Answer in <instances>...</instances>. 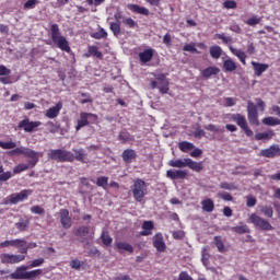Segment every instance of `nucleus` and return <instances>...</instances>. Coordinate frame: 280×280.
<instances>
[{
    "instance_id": "obj_12",
    "label": "nucleus",
    "mask_w": 280,
    "mask_h": 280,
    "mask_svg": "<svg viewBox=\"0 0 280 280\" xmlns=\"http://www.w3.org/2000/svg\"><path fill=\"white\" fill-rule=\"evenodd\" d=\"M0 261L1 264H10V265L21 264V261H25V255L1 254Z\"/></svg>"
},
{
    "instance_id": "obj_26",
    "label": "nucleus",
    "mask_w": 280,
    "mask_h": 280,
    "mask_svg": "<svg viewBox=\"0 0 280 280\" xmlns=\"http://www.w3.org/2000/svg\"><path fill=\"white\" fill-rule=\"evenodd\" d=\"M220 73V68L210 66L201 71L202 78L209 80L212 75H218Z\"/></svg>"
},
{
    "instance_id": "obj_33",
    "label": "nucleus",
    "mask_w": 280,
    "mask_h": 280,
    "mask_svg": "<svg viewBox=\"0 0 280 280\" xmlns=\"http://www.w3.org/2000/svg\"><path fill=\"white\" fill-rule=\"evenodd\" d=\"M230 51L238 58L242 65H246V52H244L243 50H237L233 48V46H230Z\"/></svg>"
},
{
    "instance_id": "obj_29",
    "label": "nucleus",
    "mask_w": 280,
    "mask_h": 280,
    "mask_svg": "<svg viewBox=\"0 0 280 280\" xmlns=\"http://www.w3.org/2000/svg\"><path fill=\"white\" fill-rule=\"evenodd\" d=\"M202 211H206L207 213L213 212V209H215V203L213 202V199H205L201 201Z\"/></svg>"
},
{
    "instance_id": "obj_63",
    "label": "nucleus",
    "mask_w": 280,
    "mask_h": 280,
    "mask_svg": "<svg viewBox=\"0 0 280 280\" xmlns=\"http://www.w3.org/2000/svg\"><path fill=\"white\" fill-rule=\"evenodd\" d=\"M255 205H257V198H255L253 196H247L246 197V206L247 207H255Z\"/></svg>"
},
{
    "instance_id": "obj_17",
    "label": "nucleus",
    "mask_w": 280,
    "mask_h": 280,
    "mask_svg": "<svg viewBox=\"0 0 280 280\" xmlns=\"http://www.w3.org/2000/svg\"><path fill=\"white\" fill-rule=\"evenodd\" d=\"M167 178H171V180H185L187 178V171L182 170H168L166 172Z\"/></svg>"
},
{
    "instance_id": "obj_11",
    "label": "nucleus",
    "mask_w": 280,
    "mask_h": 280,
    "mask_svg": "<svg viewBox=\"0 0 280 280\" xmlns=\"http://www.w3.org/2000/svg\"><path fill=\"white\" fill-rule=\"evenodd\" d=\"M74 235L80 237L81 242H90L95 237V232L91 233V226L83 225L74 231Z\"/></svg>"
},
{
    "instance_id": "obj_42",
    "label": "nucleus",
    "mask_w": 280,
    "mask_h": 280,
    "mask_svg": "<svg viewBox=\"0 0 280 280\" xmlns=\"http://www.w3.org/2000/svg\"><path fill=\"white\" fill-rule=\"evenodd\" d=\"M262 124L265 126H280V119L269 116L262 119Z\"/></svg>"
},
{
    "instance_id": "obj_25",
    "label": "nucleus",
    "mask_w": 280,
    "mask_h": 280,
    "mask_svg": "<svg viewBox=\"0 0 280 280\" xmlns=\"http://www.w3.org/2000/svg\"><path fill=\"white\" fill-rule=\"evenodd\" d=\"M158 80H159L158 89L160 93H162V95L167 94L170 92V82L165 80V75L159 77Z\"/></svg>"
},
{
    "instance_id": "obj_4",
    "label": "nucleus",
    "mask_w": 280,
    "mask_h": 280,
    "mask_svg": "<svg viewBox=\"0 0 280 280\" xmlns=\"http://www.w3.org/2000/svg\"><path fill=\"white\" fill-rule=\"evenodd\" d=\"M131 191L136 202H143V198L148 196V184L145 180L138 178L133 182Z\"/></svg>"
},
{
    "instance_id": "obj_24",
    "label": "nucleus",
    "mask_w": 280,
    "mask_h": 280,
    "mask_svg": "<svg viewBox=\"0 0 280 280\" xmlns=\"http://www.w3.org/2000/svg\"><path fill=\"white\" fill-rule=\"evenodd\" d=\"M252 66L254 67V73L258 78L261 77L265 71H268V65L267 63H259L257 61H252Z\"/></svg>"
},
{
    "instance_id": "obj_52",
    "label": "nucleus",
    "mask_w": 280,
    "mask_h": 280,
    "mask_svg": "<svg viewBox=\"0 0 280 280\" xmlns=\"http://www.w3.org/2000/svg\"><path fill=\"white\" fill-rule=\"evenodd\" d=\"M0 148H2V150H14V148H16V142H13V141H9V142L0 141Z\"/></svg>"
},
{
    "instance_id": "obj_28",
    "label": "nucleus",
    "mask_w": 280,
    "mask_h": 280,
    "mask_svg": "<svg viewBox=\"0 0 280 280\" xmlns=\"http://www.w3.org/2000/svg\"><path fill=\"white\" fill-rule=\"evenodd\" d=\"M223 71H225V73L237 71V63H235L231 58L225 59L223 61Z\"/></svg>"
},
{
    "instance_id": "obj_45",
    "label": "nucleus",
    "mask_w": 280,
    "mask_h": 280,
    "mask_svg": "<svg viewBox=\"0 0 280 280\" xmlns=\"http://www.w3.org/2000/svg\"><path fill=\"white\" fill-rule=\"evenodd\" d=\"M30 228V221L28 220H20L18 223H15V229H18V231H27V229Z\"/></svg>"
},
{
    "instance_id": "obj_1",
    "label": "nucleus",
    "mask_w": 280,
    "mask_h": 280,
    "mask_svg": "<svg viewBox=\"0 0 280 280\" xmlns=\"http://www.w3.org/2000/svg\"><path fill=\"white\" fill-rule=\"evenodd\" d=\"M74 152V154H73ZM48 159L57 163H86V150L83 148L72 149V152L67 149H52L48 152Z\"/></svg>"
},
{
    "instance_id": "obj_7",
    "label": "nucleus",
    "mask_w": 280,
    "mask_h": 280,
    "mask_svg": "<svg viewBox=\"0 0 280 280\" xmlns=\"http://www.w3.org/2000/svg\"><path fill=\"white\" fill-rule=\"evenodd\" d=\"M249 222L260 231H275V226H272V224H270L268 220L257 215L256 213H252L249 215Z\"/></svg>"
},
{
    "instance_id": "obj_9",
    "label": "nucleus",
    "mask_w": 280,
    "mask_h": 280,
    "mask_svg": "<svg viewBox=\"0 0 280 280\" xmlns=\"http://www.w3.org/2000/svg\"><path fill=\"white\" fill-rule=\"evenodd\" d=\"M247 119L252 126H259V113L253 101L247 102Z\"/></svg>"
},
{
    "instance_id": "obj_2",
    "label": "nucleus",
    "mask_w": 280,
    "mask_h": 280,
    "mask_svg": "<svg viewBox=\"0 0 280 280\" xmlns=\"http://www.w3.org/2000/svg\"><path fill=\"white\" fill-rule=\"evenodd\" d=\"M50 34L51 40L58 47V49L66 51V54H71V46H69V40H67V37L60 34V27L58 24L50 25Z\"/></svg>"
},
{
    "instance_id": "obj_8",
    "label": "nucleus",
    "mask_w": 280,
    "mask_h": 280,
    "mask_svg": "<svg viewBox=\"0 0 280 280\" xmlns=\"http://www.w3.org/2000/svg\"><path fill=\"white\" fill-rule=\"evenodd\" d=\"M231 120L240 126L241 130L245 132L246 137H253L254 132L252 131L250 127H248L246 116L242 114H232Z\"/></svg>"
},
{
    "instance_id": "obj_47",
    "label": "nucleus",
    "mask_w": 280,
    "mask_h": 280,
    "mask_svg": "<svg viewBox=\"0 0 280 280\" xmlns=\"http://www.w3.org/2000/svg\"><path fill=\"white\" fill-rule=\"evenodd\" d=\"M43 275V269H34L32 271H27L26 279L36 280V277H40Z\"/></svg>"
},
{
    "instance_id": "obj_38",
    "label": "nucleus",
    "mask_w": 280,
    "mask_h": 280,
    "mask_svg": "<svg viewBox=\"0 0 280 280\" xmlns=\"http://www.w3.org/2000/svg\"><path fill=\"white\" fill-rule=\"evenodd\" d=\"M32 167H34V166H32V164H30V162H28V164L21 163L13 168V174H21V172H27V170H30Z\"/></svg>"
},
{
    "instance_id": "obj_23",
    "label": "nucleus",
    "mask_w": 280,
    "mask_h": 280,
    "mask_svg": "<svg viewBox=\"0 0 280 280\" xmlns=\"http://www.w3.org/2000/svg\"><path fill=\"white\" fill-rule=\"evenodd\" d=\"M139 58H140V62H142L143 65L150 62V60L154 58V49L149 48L142 52H139Z\"/></svg>"
},
{
    "instance_id": "obj_35",
    "label": "nucleus",
    "mask_w": 280,
    "mask_h": 280,
    "mask_svg": "<svg viewBox=\"0 0 280 280\" xmlns=\"http://www.w3.org/2000/svg\"><path fill=\"white\" fill-rule=\"evenodd\" d=\"M213 242L219 253H226V247L224 246V241H222V236H214Z\"/></svg>"
},
{
    "instance_id": "obj_64",
    "label": "nucleus",
    "mask_w": 280,
    "mask_h": 280,
    "mask_svg": "<svg viewBox=\"0 0 280 280\" xmlns=\"http://www.w3.org/2000/svg\"><path fill=\"white\" fill-rule=\"evenodd\" d=\"M177 280H194V278H191V276H189V272L187 271H182L178 276Z\"/></svg>"
},
{
    "instance_id": "obj_5",
    "label": "nucleus",
    "mask_w": 280,
    "mask_h": 280,
    "mask_svg": "<svg viewBox=\"0 0 280 280\" xmlns=\"http://www.w3.org/2000/svg\"><path fill=\"white\" fill-rule=\"evenodd\" d=\"M97 119L98 117L96 114L81 112L80 119L77 121V126H75L77 132L82 130V128H85V126H89V124H95Z\"/></svg>"
},
{
    "instance_id": "obj_10",
    "label": "nucleus",
    "mask_w": 280,
    "mask_h": 280,
    "mask_svg": "<svg viewBox=\"0 0 280 280\" xmlns=\"http://www.w3.org/2000/svg\"><path fill=\"white\" fill-rule=\"evenodd\" d=\"M39 126H43L42 121H31L30 118H24L19 122L18 128L24 130V132H36V128Z\"/></svg>"
},
{
    "instance_id": "obj_34",
    "label": "nucleus",
    "mask_w": 280,
    "mask_h": 280,
    "mask_svg": "<svg viewBox=\"0 0 280 280\" xmlns=\"http://www.w3.org/2000/svg\"><path fill=\"white\" fill-rule=\"evenodd\" d=\"M210 56L214 60L220 59V57L222 56V47H220L218 45L211 46L210 47Z\"/></svg>"
},
{
    "instance_id": "obj_41",
    "label": "nucleus",
    "mask_w": 280,
    "mask_h": 280,
    "mask_svg": "<svg viewBox=\"0 0 280 280\" xmlns=\"http://www.w3.org/2000/svg\"><path fill=\"white\" fill-rule=\"evenodd\" d=\"M109 30L113 32L114 36L121 34V24L120 22H110Z\"/></svg>"
},
{
    "instance_id": "obj_50",
    "label": "nucleus",
    "mask_w": 280,
    "mask_h": 280,
    "mask_svg": "<svg viewBox=\"0 0 280 280\" xmlns=\"http://www.w3.org/2000/svg\"><path fill=\"white\" fill-rule=\"evenodd\" d=\"M246 25H249L250 27H255V25H259L261 23V18L258 16H252L247 21H245Z\"/></svg>"
},
{
    "instance_id": "obj_61",
    "label": "nucleus",
    "mask_w": 280,
    "mask_h": 280,
    "mask_svg": "<svg viewBox=\"0 0 280 280\" xmlns=\"http://www.w3.org/2000/svg\"><path fill=\"white\" fill-rule=\"evenodd\" d=\"M31 211L33 213H35L36 215H43V213H45V208L40 207V206H33L31 208Z\"/></svg>"
},
{
    "instance_id": "obj_49",
    "label": "nucleus",
    "mask_w": 280,
    "mask_h": 280,
    "mask_svg": "<svg viewBox=\"0 0 280 280\" xmlns=\"http://www.w3.org/2000/svg\"><path fill=\"white\" fill-rule=\"evenodd\" d=\"M261 213H264V215L266 218H272L275 215V210H272V207L270 206H264L261 209H260Z\"/></svg>"
},
{
    "instance_id": "obj_19",
    "label": "nucleus",
    "mask_w": 280,
    "mask_h": 280,
    "mask_svg": "<svg viewBox=\"0 0 280 280\" xmlns=\"http://www.w3.org/2000/svg\"><path fill=\"white\" fill-rule=\"evenodd\" d=\"M60 222L63 229H71V217H69V210L61 209L59 212Z\"/></svg>"
},
{
    "instance_id": "obj_40",
    "label": "nucleus",
    "mask_w": 280,
    "mask_h": 280,
    "mask_svg": "<svg viewBox=\"0 0 280 280\" xmlns=\"http://www.w3.org/2000/svg\"><path fill=\"white\" fill-rule=\"evenodd\" d=\"M92 38H95V40H102V38H108V33L104 28H100L98 32L91 34Z\"/></svg>"
},
{
    "instance_id": "obj_55",
    "label": "nucleus",
    "mask_w": 280,
    "mask_h": 280,
    "mask_svg": "<svg viewBox=\"0 0 280 280\" xmlns=\"http://www.w3.org/2000/svg\"><path fill=\"white\" fill-rule=\"evenodd\" d=\"M215 37L219 38V40H222V43H224V45H229V43H233V38L226 36L224 33L217 34Z\"/></svg>"
},
{
    "instance_id": "obj_31",
    "label": "nucleus",
    "mask_w": 280,
    "mask_h": 280,
    "mask_svg": "<svg viewBox=\"0 0 280 280\" xmlns=\"http://www.w3.org/2000/svg\"><path fill=\"white\" fill-rule=\"evenodd\" d=\"M116 248L118 250H126L127 253H130V254L135 253V247H132L130 243H126V242H117Z\"/></svg>"
},
{
    "instance_id": "obj_59",
    "label": "nucleus",
    "mask_w": 280,
    "mask_h": 280,
    "mask_svg": "<svg viewBox=\"0 0 280 280\" xmlns=\"http://www.w3.org/2000/svg\"><path fill=\"white\" fill-rule=\"evenodd\" d=\"M223 5L226 8V10H235V8H237V2L233 0H225Z\"/></svg>"
},
{
    "instance_id": "obj_53",
    "label": "nucleus",
    "mask_w": 280,
    "mask_h": 280,
    "mask_svg": "<svg viewBox=\"0 0 280 280\" xmlns=\"http://www.w3.org/2000/svg\"><path fill=\"white\" fill-rule=\"evenodd\" d=\"M183 51H189L190 54H200L196 48V44H186L183 48Z\"/></svg>"
},
{
    "instance_id": "obj_56",
    "label": "nucleus",
    "mask_w": 280,
    "mask_h": 280,
    "mask_svg": "<svg viewBox=\"0 0 280 280\" xmlns=\"http://www.w3.org/2000/svg\"><path fill=\"white\" fill-rule=\"evenodd\" d=\"M81 97H85V98H82L80 101V104H93V98L91 97V94H89V93H81Z\"/></svg>"
},
{
    "instance_id": "obj_16",
    "label": "nucleus",
    "mask_w": 280,
    "mask_h": 280,
    "mask_svg": "<svg viewBox=\"0 0 280 280\" xmlns=\"http://www.w3.org/2000/svg\"><path fill=\"white\" fill-rule=\"evenodd\" d=\"M27 270H30L28 266H21L15 269L13 273H11L9 277L10 279H16V280H23L27 279Z\"/></svg>"
},
{
    "instance_id": "obj_60",
    "label": "nucleus",
    "mask_w": 280,
    "mask_h": 280,
    "mask_svg": "<svg viewBox=\"0 0 280 280\" xmlns=\"http://www.w3.org/2000/svg\"><path fill=\"white\" fill-rule=\"evenodd\" d=\"M205 129L209 130V132H224V130H222L220 127H218V126H215L213 124L205 126Z\"/></svg>"
},
{
    "instance_id": "obj_46",
    "label": "nucleus",
    "mask_w": 280,
    "mask_h": 280,
    "mask_svg": "<svg viewBox=\"0 0 280 280\" xmlns=\"http://www.w3.org/2000/svg\"><path fill=\"white\" fill-rule=\"evenodd\" d=\"M97 187H102L103 189H108V177L100 176L96 179Z\"/></svg>"
},
{
    "instance_id": "obj_27",
    "label": "nucleus",
    "mask_w": 280,
    "mask_h": 280,
    "mask_svg": "<svg viewBox=\"0 0 280 280\" xmlns=\"http://www.w3.org/2000/svg\"><path fill=\"white\" fill-rule=\"evenodd\" d=\"M143 231L140 232V235L143 237H148V235H152V231L154 230V222L152 221H144L142 223Z\"/></svg>"
},
{
    "instance_id": "obj_51",
    "label": "nucleus",
    "mask_w": 280,
    "mask_h": 280,
    "mask_svg": "<svg viewBox=\"0 0 280 280\" xmlns=\"http://www.w3.org/2000/svg\"><path fill=\"white\" fill-rule=\"evenodd\" d=\"M118 141H121V143H128V141H130V132L120 131L118 135Z\"/></svg>"
},
{
    "instance_id": "obj_44",
    "label": "nucleus",
    "mask_w": 280,
    "mask_h": 280,
    "mask_svg": "<svg viewBox=\"0 0 280 280\" xmlns=\"http://www.w3.org/2000/svg\"><path fill=\"white\" fill-rule=\"evenodd\" d=\"M209 246H206L202 248V252H201V261L203 264V266H209Z\"/></svg>"
},
{
    "instance_id": "obj_18",
    "label": "nucleus",
    "mask_w": 280,
    "mask_h": 280,
    "mask_svg": "<svg viewBox=\"0 0 280 280\" xmlns=\"http://www.w3.org/2000/svg\"><path fill=\"white\" fill-rule=\"evenodd\" d=\"M61 108H62V102H58L55 106L48 108L45 112V117H47L48 119H56V117L60 115Z\"/></svg>"
},
{
    "instance_id": "obj_32",
    "label": "nucleus",
    "mask_w": 280,
    "mask_h": 280,
    "mask_svg": "<svg viewBox=\"0 0 280 280\" xmlns=\"http://www.w3.org/2000/svg\"><path fill=\"white\" fill-rule=\"evenodd\" d=\"M170 167H178V168H183V167H187V158H185L184 160L182 159H177V160H171L168 162Z\"/></svg>"
},
{
    "instance_id": "obj_6",
    "label": "nucleus",
    "mask_w": 280,
    "mask_h": 280,
    "mask_svg": "<svg viewBox=\"0 0 280 280\" xmlns=\"http://www.w3.org/2000/svg\"><path fill=\"white\" fill-rule=\"evenodd\" d=\"M13 154H23V156H26V159H32L30 161V165L32 167H36V164L38 163V152L30 149V148H25V147H20V148H15L12 151Z\"/></svg>"
},
{
    "instance_id": "obj_37",
    "label": "nucleus",
    "mask_w": 280,
    "mask_h": 280,
    "mask_svg": "<svg viewBox=\"0 0 280 280\" xmlns=\"http://www.w3.org/2000/svg\"><path fill=\"white\" fill-rule=\"evenodd\" d=\"M232 231H234V233H237L238 235H244V233H250V229H248V225L244 223L232 228Z\"/></svg>"
},
{
    "instance_id": "obj_3",
    "label": "nucleus",
    "mask_w": 280,
    "mask_h": 280,
    "mask_svg": "<svg viewBox=\"0 0 280 280\" xmlns=\"http://www.w3.org/2000/svg\"><path fill=\"white\" fill-rule=\"evenodd\" d=\"M34 194V190L32 189H23L20 192H13L9 196H7L1 205H19V202H25Z\"/></svg>"
},
{
    "instance_id": "obj_14",
    "label": "nucleus",
    "mask_w": 280,
    "mask_h": 280,
    "mask_svg": "<svg viewBox=\"0 0 280 280\" xmlns=\"http://www.w3.org/2000/svg\"><path fill=\"white\" fill-rule=\"evenodd\" d=\"M260 156H265V159H275V156H280L279 144H272L270 148L261 150Z\"/></svg>"
},
{
    "instance_id": "obj_30",
    "label": "nucleus",
    "mask_w": 280,
    "mask_h": 280,
    "mask_svg": "<svg viewBox=\"0 0 280 280\" xmlns=\"http://www.w3.org/2000/svg\"><path fill=\"white\" fill-rule=\"evenodd\" d=\"M186 163L187 167H189V170H192V172L200 173V171L203 170L202 162H194V160L187 158Z\"/></svg>"
},
{
    "instance_id": "obj_57",
    "label": "nucleus",
    "mask_w": 280,
    "mask_h": 280,
    "mask_svg": "<svg viewBox=\"0 0 280 280\" xmlns=\"http://www.w3.org/2000/svg\"><path fill=\"white\" fill-rule=\"evenodd\" d=\"M37 3H38V0H27L24 3V10H34Z\"/></svg>"
},
{
    "instance_id": "obj_13",
    "label": "nucleus",
    "mask_w": 280,
    "mask_h": 280,
    "mask_svg": "<svg viewBox=\"0 0 280 280\" xmlns=\"http://www.w3.org/2000/svg\"><path fill=\"white\" fill-rule=\"evenodd\" d=\"M153 246L158 253H165L167 250V245L165 244V240L163 238V233L158 232L152 237Z\"/></svg>"
},
{
    "instance_id": "obj_54",
    "label": "nucleus",
    "mask_w": 280,
    "mask_h": 280,
    "mask_svg": "<svg viewBox=\"0 0 280 280\" xmlns=\"http://www.w3.org/2000/svg\"><path fill=\"white\" fill-rule=\"evenodd\" d=\"M45 264V258H37L31 261L28 268H38Z\"/></svg>"
},
{
    "instance_id": "obj_43",
    "label": "nucleus",
    "mask_w": 280,
    "mask_h": 280,
    "mask_svg": "<svg viewBox=\"0 0 280 280\" xmlns=\"http://www.w3.org/2000/svg\"><path fill=\"white\" fill-rule=\"evenodd\" d=\"M272 135H275L272 131L269 132H258L255 135L256 141H264V139H272Z\"/></svg>"
},
{
    "instance_id": "obj_58",
    "label": "nucleus",
    "mask_w": 280,
    "mask_h": 280,
    "mask_svg": "<svg viewBox=\"0 0 280 280\" xmlns=\"http://www.w3.org/2000/svg\"><path fill=\"white\" fill-rule=\"evenodd\" d=\"M218 198H221L226 202H231L233 200V196L230 192H218Z\"/></svg>"
},
{
    "instance_id": "obj_21",
    "label": "nucleus",
    "mask_w": 280,
    "mask_h": 280,
    "mask_svg": "<svg viewBox=\"0 0 280 280\" xmlns=\"http://www.w3.org/2000/svg\"><path fill=\"white\" fill-rule=\"evenodd\" d=\"M121 159L124 163H127L129 165L130 163H132V161L137 160V151H135L133 149H126L121 154Z\"/></svg>"
},
{
    "instance_id": "obj_20",
    "label": "nucleus",
    "mask_w": 280,
    "mask_h": 280,
    "mask_svg": "<svg viewBox=\"0 0 280 280\" xmlns=\"http://www.w3.org/2000/svg\"><path fill=\"white\" fill-rule=\"evenodd\" d=\"M128 10L133 12V14H142L143 16H150V10L145 7H141L139 4H128Z\"/></svg>"
},
{
    "instance_id": "obj_22",
    "label": "nucleus",
    "mask_w": 280,
    "mask_h": 280,
    "mask_svg": "<svg viewBox=\"0 0 280 280\" xmlns=\"http://www.w3.org/2000/svg\"><path fill=\"white\" fill-rule=\"evenodd\" d=\"M93 56L94 58H98V60H102L104 58V55L102 51H100V48L95 45L88 47V52L84 54V58H91Z\"/></svg>"
},
{
    "instance_id": "obj_48",
    "label": "nucleus",
    "mask_w": 280,
    "mask_h": 280,
    "mask_svg": "<svg viewBox=\"0 0 280 280\" xmlns=\"http://www.w3.org/2000/svg\"><path fill=\"white\" fill-rule=\"evenodd\" d=\"M124 25H126V27H129V30H135V27H138L139 24H137L136 21L132 20V18H125L122 20Z\"/></svg>"
},
{
    "instance_id": "obj_62",
    "label": "nucleus",
    "mask_w": 280,
    "mask_h": 280,
    "mask_svg": "<svg viewBox=\"0 0 280 280\" xmlns=\"http://www.w3.org/2000/svg\"><path fill=\"white\" fill-rule=\"evenodd\" d=\"M70 267L73 270H80V268H82V262L78 259H73V260L70 261Z\"/></svg>"
},
{
    "instance_id": "obj_39",
    "label": "nucleus",
    "mask_w": 280,
    "mask_h": 280,
    "mask_svg": "<svg viewBox=\"0 0 280 280\" xmlns=\"http://www.w3.org/2000/svg\"><path fill=\"white\" fill-rule=\"evenodd\" d=\"M101 240L105 246H110V244H113V237H110V234L106 230L102 232Z\"/></svg>"
},
{
    "instance_id": "obj_15",
    "label": "nucleus",
    "mask_w": 280,
    "mask_h": 280,
    "mask_svg": "<svg viewBox=\"0 0 280 280\" xmlns=\"http://www.w3.org/2000/svg\"><path fill=\"white\" fill-rule=\"evenodd\" d=\"M26 244L27 241H25V238H15L0 243V248H9V246H13L14 248H22Z\"/></svg>"
},
{
    "instance_id": "obj_36",
    "label": "nucleus",
    "mask_w": 280,
    "mask_h": 280,
    "mask_svg": "<svg viewBox=\"0 0 280 280\" xmlns=\"http://www.w3.org/2000/svg\"><path fill=\"white\" fill-rule=\"evenodd\" d=\"M194 148L196 147L191 142L182 141L178 143V149L180 150V152L187 153L190 152V150H194Z\"/></svg>"
}]
</instances>
